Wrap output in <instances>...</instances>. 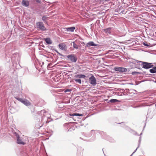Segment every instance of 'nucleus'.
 Here are the masks:
<instances>
[{"mask_svg":"<svg viewBox=\"0 0 156 156\" xmlns=\"http://www.w3.org/2000/svg\"><path fill=\"white\" fill-rule=\"evenodd\" d=\"M121 91L123 92V95H127L128 96V91L126 90H125L124 89H122Z\"/></svg>","mask_w":156,"mask_h":156,"instance_id":"nucleus-29","label":"nucleus"},{"mask_svg":"<svg viewBox=\"0 0 156 156\" xmlns=\"http://www.w3.org/2000/svg\"><path fill=\"white\" fill-rule=\"evenodd\" d=\"M80 138L81 139H82V138H81V137H80Z\"/></svg>","mask_w":156,"mask_h":156,"instance_id":"nucleus-59","label":"nucleus"},{"mask_svg":"<svg viewBox=\"0 0 156 156\" xmlns=\"http://www.w3.org/2000/svg\"><path fill=\"white\" fill-rule=\"evenodd\" d=\"M75 27H66L65 28V30L67 31L68 32H73L74 30L75 29Z\"/></svg>","mask_w":156,"mask_h":156,"instance_id":"nucleus-21","label":"nucleus"},{"mask_svg":"<svg viewBox=\"0 0 156 156\" xmlns=\"http://www.w3.org/2000/svg\"><path fill=\"white\" fill-rule=\"evenodd\" d=\"M74 80L76 83H78L80 84L81 83V80L80 79H74Z\"/></svg>","mask_w":156,"mask_h":156,"instance_id":"nucleus-31","label":"nucleus"},{"mask_svg":"<svg viewBox=\"0 0 156 156\" xmlns=\"http://www.w3.org/2000/svg\"><path fill=\"white\" fill-rule=\"evenodd\" d=\"M43 125V124H41L39 125L37 124L36 126V127L37 128L39 129L40 128V127H41Z\"/></svg>","mask_w":156,"mask_h":156,"instance_id":"nucleus-32","label":"nucleus"},{"mask_svg":"<svg viewBox=\"0 0 156 156\" xmlns=\"http://www.w3.org/2000/svg\"><path fill=\"white\" fill-rule=\"evenodd\" d=\"M121 13H123V12L122 11H121Z\"/></svg>","mask_w":156,"mask_h":156,"instance_id":"nucleus-49","label":"nucleus"},{"mask_svg":"<svg viewBox=\"0 0 156 156\" xmlns=\"http://www.w3.org/2000/svg\"><path fill=\"white\" fill-rule=\"evenodd\" d=\"M119 124H121V127L126 129H128L129 128L126 125V123L124 122H122L120 123H119Z\"/></svg>","mask_w":156,"mask_h":156,"instance_id":"nucleus-26","label":"nucleus"},{"mask_svg":"<svg viewBox=\"0 0 156 156\" xmlns=\"http://www.w3.org/2000/svg\"><path fill=\"white\" fill-rule=\"evenodd\" d=\"M36 2H38V3H40V2H41V1L39 0H36Z\"/></svg>","mask_w":156,"mask_h":156,"instance_id":"nucleus-42","label":"nucleus"},{"mask_svg":"<svg viewBox=\"0 0 156 156\" xmlns=\"http://www.w3.org/2000/svg\"><path fill=\"white\" fill-rule=\"evenodd\" d=\"M115 5V4H112V5Z\"/></svg>","mask_w":156,"mask_h":156,"instance_id":"nucleus-55","label":"nucleus"},{"mask_svg":"<svg viewBox=\"0 0 156 156\" xmlns=\"http://www.w3.org/2000/svg\"><path fill=\"white\" fill-rule=\"evenodd\" d=\"M141 141V140L140 139H139V143L140 144Z\"/></svg>","mask_w":156,"mask_h":156,"instance_id":"nucleus-46","label":"nucleus"},{"mask_svg":"<svg viewBox=\"0 0 156 156\" xmlns=\"http://www.w3.org/2000/svg\"><path fill=\"white\" fill-rule=\"evenodd\" d=\"M89 80L90 83L92 85L94 86L96 84V79L93 75L90 77Z\"/></svg>","mask_w":156,"mask_h":156,"instance_id":"nucleus-12","label":"nucleus"},{"mask_svg":"<svg viewBox=\"0 0 156 156\" xmlns=\"http://www.w3.org/2000/svg\"><path fill=\"white\" fill-rule=\"evenodd\" d=\"M66 57L68 60H69L72 62H76L77 60V58L75 55L71 54L67 55Z\"/></svg>","mask_w":156,"mask_h":156,"instance_id":"nucleus-8","label":"nucleus"},{"mask_svg":"<svg viewBox=\"0 0 156 156\" xmlns=\"http://www.w3.org/2000/svg\"><path fill=\"white\" fill-rule=\"evenodd\" d=\"M44 40L48 44H51L52 43V41L49 37L44 38Z\"/></svg>","mask_w":156,"mask_h":156,"instance_id":"nucleus-23","label":"nucleus"},{"mask_svg":"<svg viewBox=\"0 0 156 156\" xmlns=\"http://www.w3.org/2000/svg\"><path fill=\"white\" fill-rule=\"evenodd\" d=\"M74 77L75 78H79V79L84 78L86 77V76L85 75L80 74L75 75Z\"/></svg>","mask_w":156,"mask_h":156,"instance_id":"nucleus-22","label":"nucleus"},{"mask_svg":"<svg viewBox=\"0 0 156 156\" xmlns=\"http://www.w3.org/2000/svg\"><path fill=\"white\" fill-rule=\"evenodd\" d=\"M50 66V64H48V66Z\"/></svg>","mask_w":156,"mask_h":156,"instance_id":"nucleus-51","label":"nucleus"},{"mask_svg":"<svg viewBox=\"0 0 156 156\" xmlns=\"http://www.w3.org/2000/svg\"><path fill=\"white\" fill-rule=\"evenodd\" d=\"M73 47L75 49H77L78 48V45H77V44L76 43V42L73 41Z\"/></svg>","mask_w":156,"mask_h":156,"instance_id":"nucleus-30","label":"nucleus"},{"mask_svg":"<svg viewBox=\"0 0 156 156\" xmlns=\"http://www.w3.org/2000/svg\"><path fill=\"white\" fill-rule=\"evenodd\" d=\"M130 84H131V85H133V84L132 83H130Z\"/></svg>","mask_w":156,"mask_h":156,"instance_id":"nucleus-52","label":"nucleus"},{"mask_svg":"<svg viewBox=\"0 0 156 156\" xmlns=\"http://www.w3.org/2000/svg\"><path fill=\"white\" fill-rule=\"evenodd\" d=\"M112 28L109 27L106 29H104L103 31L106 34H111Z\"/></svg>","mask_w":156,"mask_h":156,"instance_id":"nucleus-17","label":"nucleus"},{"mask_svg":"<svg viewBox=\"0 0 156 156\" xmlns=\"http://www.w3.org/2000/svg\"><path fill=\"white\" fill-rule=\"evenodd\" d=\"M14 98L16 100L21 102L27 106H28L30 105V103L29 101L27 99H23L22 98H20L18 97H15Z\"/></svg>","mask_w":156,"mask_h":156,"instance_id":"nucleus-7","label":"nucleus"},{"mask_svg":"<svg viewBox=\"0 0 156 156\" xmlns=\"http://www.w3.org/2000/svg\"><path fill=\"white\" fill-rule=\"evenodd\" d=\"M152 69H151L149 70L150 72L151 73H156V70L155 68V67L154 66H153L152 67Z\"/></svg>","mask_w":156,"mask_h":156,"instance_id":"nucleus-28","label":"nucleus"},{"mask_svg":"<svg viewBox=\"0 0 156 156\" xmlns=\"http://www.w3.org/2000/svg\"><path fill=\"white\" fill-rule=\"evenodd\" d=\"M44 62H42V65H43L44 64Z\"/></svg>","mask_w":156,"mask_h":156,"instance_id":"nucleus-53","label":"nucleus"},{"mask_svg":"<svg viewBox=\"0 0 156 156\" xmlns=\"http://www.w3.org/2000/svg\"><path fill=\"white\" fill-rule=\"evenodd\" d=\"M71 126L69 127V128L68 129V130L67 131L68 132V131H72L73 130H74V129H73V128H72V127H71Z\"/></svg>","mask_w":156,"mask_h":156,"instance_id":"nucleus-33","label":"nucleus"},{"mask_svg":"<svg viewBox=\"0 0 156 156\" xmlns=\"http://www.w3.org/2000/svg\"><path fill=\"white\" fill-rule=\"evenodd\" d=\"M48 20V17H47L46 16L44 15L43 16L42 18V20L44 22V23L45 24H47L48 22H47V20Z\"/></svg>","mask_w":156,"mask_h":156,"instance_id":"nucleus-24","label":"nucleus"},{"mask_svg":"<svg viewBox=\"0 0 156 156\" xmlns=\"http://www.w3.org/2000/svg\"><path fill=\"white\" fill-rule=\"evenodd\" d=\"M123 92L122 91V92L118 93V95L119 96H122L123 95Z\"/></svg>","mask_w":156,"mask_h":156,"instance_id":"nucleus-36","label":"nucleus"},{"mask_svg":"<svg viewBox=\"0 0 156 156\" xmlns=\"http://www.w3.org/2000/svg\"><path fill=\"white\" fill-rule=\"evenodd\" d=\"M98 132L97 130H92L88 133H83L82 134L83 136L86 137H90L92 136L90 141H93L95 139L96 136L98 133Z\"/></svg>","mask_w":156,"mask_h":156,"instance_id":"nucleus-1","label":"nucleus"},{"mask_svg":"<svg viewBox=\"0 0 156 156\" xmlns=\"http://www.w3.org/2000/svg\"><path fill=\"white\" fill-rule=\"evenodd\" d=\"M133 132L135 133H134V134H136V135H138V136H140V135L142 134V133H140V135H138V134H137V133L136 132H135V131H133Z\"/></svg>","mask_w":156,"mask_h":156,"instance_id":"nucleus-39","label":"nucleus"},{"mask_svg":"<svg viewBox=\"0 0 156 156\" xmlns=\"http://www.w3.org/2000/svg\"><path fill=\"white\" fill-rule=\"evenodd\" d=\"M6 60L7 62H10V60L12 62L14 60H15L16 58V57L18 56L19 57V54L17 53H14L12 55L11 53L10 54H7L6 53ZM17 60H18V57L17 58Z\"/></svg>","mask_w":156,"mask_h":156,"instance_id":"nucleus-3","label":"nucleus"},{"mask_svg":"<svg viewBox=\"0 0 156 156\" xmlns=\"http://www.w3.org/2000/svg\"><path fill=\"white\" fill-rule=\"evenodd\" d=\"M21 4L24 6L28 7L29 5V2L28 0H22Z\"/></svg>","mask_w":156,"mask_h":156,"instance_id":"nucleus-16","label":"nucleus"},{"mask_svg":"<svg viewBox=\"0 0 156 156\" xmlns=\"http://www.w3.org/2000/svg\"><path fill=\"white\" fill-rule=\"evenodd\" d=\"M155 106V108L151 107L149 108L146 117V119L148 118L150 119H151L156 114V105L153 103L150 105V106Z\"/></svg>","mask_w":156,"mask_h":156,"instance_id":"nucleus-2","label":"nucleus"},{"mask_svg":"<svg viewBox=\"0 0 156 156\" xmlns=\"http://www.w3.org/2000/svg\"><path fill=\"white\" fill-rule=\"evenodd\" d=\"M97 44H95L93 41H90L87 43L86 44V46L89 47L90 46H97Z\"/></svg>","mask_w":156,"mask_h":156,"instance_id":"nucleus-19","label":"nucleus"},{"mask_svg":"<svg viewBox=\"0 0 156 156\" xmlns=\"http://www.w3.org/2000/svg\"><path fill=\"white\" fill-rule=\"evenodd\" d=\"M139 139H140V140H141V136H140V137Z\"/></svg>","mask_w":156,"mask_h":156,"instance_id":"nucleus-50","label":"nucleus"},{"mask_svg":"<svg viewBox=\"0 0 156 156\" xmlns=\"http://www.w3.org/2000/svg\"><path fill=\"white\" fill-rule=\"evenodd\" d=\"M70 117L71 118H73V119L74 120H75L74 119V116H82L83 115V114H80L79 113H77L76 112L73 113V114H70Z\"/></svg>","mask_w":156,"mask_h":156,"instance_id":"nucleus-15","label":"nucleus"},{"mask_svg":"<svg viewBox=\"0 0 156 156\" xmlns=\"http://www.w3.org/2000/svg\"><path fill=\"white\" fill-rule=\"evenodd\" d=\"M143 44L144 46H145L146 47H148L149 46V45L147 43H146V42H143Z\"/></svg>","mask_w":156,"mask_h":156,"instance_id":"nucleus-35","label":"nucleus"},{"mask_svg":"<svg viewBox=\"0 0 156 156\" xmlns=\"http://www.w3.org/2000/svg\"><path fill=\"white\" fill-rule=\"evenodd\" d=\"M118 9H116L115 10V12H118Z\"/></svg>","mask_w":156,"mask_h":156,"instance_id":"nucleus-47","label":"nucleus"},{"mask_svg":"<svg viewBox=\"0 0 156 156\" xmlns=\"http://www.w3.org/2000/svg\"><path fill=\"white\" fill-rule=\"evenodd\" d=\"M131 74L133 75H137V72H136V71L133 72H132Z\"/></svg>","mask_w":156,"mask_h":156,"instance_id":"nucleus-37","label":"nucleus"},{"mask_svg":"<svg viewBox=\"0 0 156 156\" xmlns=\"http://www.w3.org/2000/svg\"><path fill=\"white\" fill-rule=\"evenodd\" d=\"M139 65H141L143 68L146 69H148L151 68L153 66L152 63L148 62L139 61Z\"/></svg>","mask_w":156,"mask_h":156,"instance_id":"nucleus-6","label":"nucleus"},{"mask_svg":"<svg viewBox=\"0 0 156 156\" xmlns=\"http://www.w3.org/2000/svg\"><path fill=\"white\" fill-rule=\"evenodd\" d=\"M55 50L59 55L62 56H65L64 55L59 53L56 50Z\"/></svg>","mask_w":156,"mask_h":156,"instance_id":"nucleus-34","label":"nucleus"},{"mask_svg":"<svg viewBox=\"0 0 156 156\" xmlns=\"http://www.w3.org/2000/svg\"><path fill=\"white\" fill-rule=\"evenodd\" d=\"M116 34L119 37H122L125 36L126 34V32L125 30H122L121 31H118L116 32Z\"/></svg>","mask_w":156,"mask_h":156,"instance_id":"nucleus-14","label":"nucleus"},{"mask_svg":"<svg viewBox=\"0 0 156 156\" xmlns=\"http://www.w3.org/2000/svg\"><path fill=\"white\" fill-rule=\"evenodd\" d=\"M42 46V47H44V45H43V46Z\"/></svg>","mask_w":156,"mask_h":156,"instance_id":"nucleus-56","label":"nucleus"},{"mask_svg":"<svg viewBox=\"0 0 156 156\" xmlns=\"http://www.w3.org/2000/svg\"><path fill=\"white\" fill-rule=\"evenodd\" d=\"M141 73H141V72H137V75L138 74H141Z\"/></svg>","mask_w":156,"mask_h":156,"instance_id":"nucleus-43","label":"nucleus"},{"mask_svg":"<svg viewBox=\"0 0 156 156\" xmlns=\"http://www.w3.org/2000/svg\"><path fill=\"white\" fill-rule=\"evenodd\" d=\"M139 61L137 60L133 59H131L129 60V62L133 64H136V63H139Z\"/></svg>","mask_w":156,"mask_h":156,"instance_id":"nucleus-27","label":"nucleus"},{"mask_svg":"<svg viewBox=\"0 0 156 156\" xmlns=\"http://www.w3.org/2000/svg\"><path fill=\"white\" fill-rule=\"evenodd\" d=\"M47 113L48 112L45 111L44 110H43L38 112V115L42 116L41 121L43 122H47V120L49 118V117L46 116L47 115Z\"/></svg>","mask_w":156,"mask_h":156,"instance_id":"nucleus-5","label":"nucleus"},{"mask_svg":"<svg viewBox=\"0 0 156 156\" xmlns=\"http://www.w3.org/2000/svg\"><path fill=\"white\" fill-rule=\"evenodd\" d=\"M140 143H139L138 145V147H137V148H138L140 147Z\"/></svg>","mask_w":156,"mask_h":156,"instance_id":"nucleus-44","label":"nucleus"},{"mask_svg":"<svg viewBox=\"0 0 156 156\" xmlns=\"http://www.w3.org/2000/svg\"><path fill=\"white\" fill-rule=\"evenodd\" d=\"M133 155V154H132L130 156H132Z\"/></svg>","mask_w":156,"mask_h":156,"instance_id":"nucleus-57","label":"nucleus"},{"mask_svg":"<svg viewBox=\"0 0 156 156\" xmlns=\"http://www.w3.org/2000/svg\"><path fill=\"white\" fill-rule=\"evenodd\" d=\"M71 91H72L71 89H67L65 90V92H70Z\"/></svg>","mask_w":156,"mask_h":156,"instance_id":"nucleus-38","label":"nucleus"},{"mask_svg":"<svg viewBox=\"0 0 156 156\" xmlns=\"http://www.w3.org/2000/svg\"><path fill=\"white\" fill-rule=\"evenodd\" d=\"M125 90H127L128 92V96L132 97L134 96L135 94H137V91L135 90H129V89H126Z\"/></svg>","mask_w":156,"mask_h":156,"instance_id":"nucleus-11","label":"nucleus"},{"mask_svg":"<svg viewBox=\"0 0 156 156\" xmlns=\"http://www.w3.org/2000/svg\"><path fill=\"white\" fill-rule=\"evenodd\" d=\"M138 148H136V149L134 151L133 153L132 154L133 155L136 151Z\"/></svg>","mask_w":156,"mask_h":156,"instance_id":"nucleus-41","label":"nucleus"},{"mask_svg":"<svg viewBox=\"0 0 156 156\" xmlns=\"http://www.w3.org/2000/svg\"><path fill=\"white\" fill-rule=\"evenodd\" d=\"M136 68H137L138 69H141L142 68H140V67H138V64H137L136 65Z\"/></svg>","mask_w":156,"mask_h":156,"instance_id":"nucleus-40","label":"nucleus"},{"mask_svg":"<svg viewBox=\"0 0 156 156\" xmlns=\"http://www.w3.org/2000/svg\"><path fill=\"white\" fill-rule=\"evenodd\" d=\"M113 70L115 71L122 73H124L126 74H130V73H129V69H127L123 66H115L114 67Z\"/></svg>","mask_w":156,"mask_h":156,"instance_id":"nucleus-4","label":"nucleus"},{"mask_svg":"<svg viewBox=\"0 0 156 156\" xmlns=\"http://www.w3.org/2000/svg\"><path fill=\"white\" fill-rule=\"evenodd\" d=\"M16 135L17 138V143L19 144L24 145L25 144V143L22 141V139L20 137L19 135L16 133Z\"/></svg>","mask_w":156,"mask_h":156,"instance_id":"nucleus-13","label":"nucleus"},{"mask_svg":"<svg viewBox=\"0 0 156 156\" xmlns=\"http://www.w3.org/2000/svg\"><path fill=\"white\" fill-rule=\"evenodd\" d=\"M53 46H49V48H53Z\"/></svg>","mask_w":156,"mask_h":156,"instance_id":"nucleus-45","label":"nucleus"},{"mask_svg":"<svg viewBox=\"0 0 156 156\" xmlns=\"http://www.w3.org/2000/svg\"><path fill=\"white\" fill-rule=\"evenodd\" d=\"M128 41H129V43H130V40H129Z\"/></svg>","mask_w":156,"mask_h":156,"instance_id":"nucleus-48","label":"nucleus"},{"mask_svg":"<svg viewBox=\"0 0 156 156\" xmlns=\"http://www.w3.org/2000/svg\"><path fill=\"white\" fill-rule=\"evenodd\" d=\"M58 47L59 48L62 50H66V46L63 43L59 44H58Z\"/></svg>","mask_w":156,"mask_h":156,"instance_id":"nucleus-20","label":"nucleus"},{"mask_svg":"<svg viewBox=\"0 0 156 156\" xmlns=\"http://www.w3.org/2000/svg\"><path fill=\"white\" fill-rule=\"evenodd\" d=\"M27 154H26L24 156H27Z\"/></svg>","mask_w":156,"mask_h":156,"instance_id":"nucleus-54","label":"nucleus"},{"mask_svg":"<svg viewBox=\"0 0 156 156\" xmlns=\"http://www.w3.org/2000/svg\"><path fill=\"white\" fill-rule=\"evenodd\" d=\"M1 75V73H0V75Z\"/></svg>","mask_w":156,"mask_h":156,"instance_id":"nucleus-60","label":"nucleus"},{"mask_svg":"<svg viewBox=\"0 0 156 156\" xmlns=\"http://www.w3.org/2000/svg\"><path fill=\"white\" fill-rule=\"evenodd\" d=\"M155 34H156V32H155Z\"/></svg>","mask_w":156,"mask_h":156,"instance_id":"nucleus-61","label":"nucleus"},{"mask_svg":"<svg viewBox=\"0 0 156 156\" xmlns=\"http://www.w3.org/2000/svg\"><path fill=\"white\" fill-rule=\"evenodd\" d=\"M138 84H135V85H137Z\"/></svg>","mask_w":156,"mask_h":156,"instance_id":"nucleus-58","label":"nucleus"},{"mask_svg":"<svg viewBox=\"0 0 156 156\" xmlns=\"http://www.w3.org/2000/svg\"><path fill=\"white\" fill-rule=\"evenodd\" d=\"M98 133H97V135H99L100 134L102 136L103 138L107 140H109V138L110 137L106 133L102 131H100L98 130Z\"/></svg>","mask_w":156,"mask_h":156,"instance_id":"nucleus-10","label":"nucleus"},{"mask_svg":"<svg viewBox=\"0 0 156 156\" xmlns=\"http://www.w3.org/2000/svg\"><path fill=\"white\" fill-rule=\"evenodd\" d=\"M37 28L41 31H45L46 28L45 27L44 24L42 22H38L36 23Z\"/></svg>","mask_w":156,"mask_h":156,"instance_id":"nucleus-9","label":"nucleus"},{"mask_svg":"<svg viewBox=\"0 0 156 156\" xmlns=\"http://www.w3.org/2000/svg\"><path fill=\"white\" fill-rule=\"evenodd\" d=\"M121 101L115 99H112L109 100V102L113 104H115L118 102H120Z\"/></svg>","mask_w":156,"mask_h":156,"instance_id":"nucleus-18","label":"nucleus"},{"mask_svg":"<svg viewBox=\"0 0 156 156\" xmlns=\"http://www.w3.org/2000/svg\"><path fill=\"white\" fill-rule=\"evenodd\" d=\"M71 123L70 122L66 123L64 124L63 125V126L66 129H68L71 126Z\"/></svg>","mask_w":156,"mask_h":156,"instance_id":"nucleus-25","label":"nucleus"}]
</instances>
